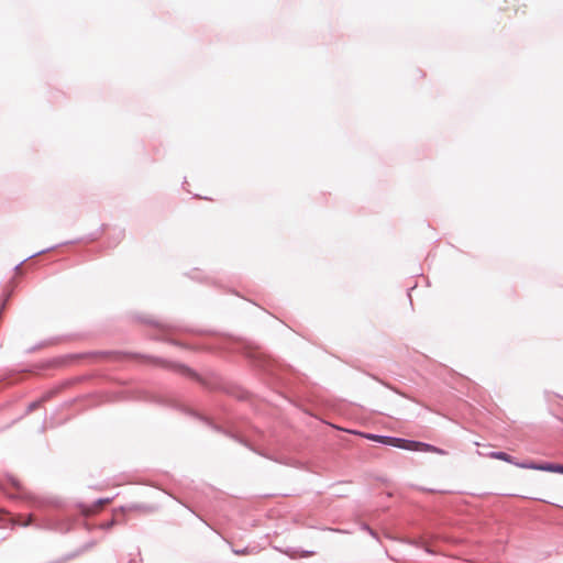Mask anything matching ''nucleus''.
Returning a JSON list of instances; mask_svg holds the SVG:
<instances>
[{
  "label": "nucleus",
  "mask_w": 563,
  "mask_h": 563,
  "mask_svg": "<svg viewBox=\"0 0 563 563\" xmlns=\"http://www.w3.org/2000/svg\"><path fill=\"white\" fill-rule=\"evenodd\" d=\"M31 518H32V517H31V516H29L27 521H23V522H20V521H19L18 523H19V525H22V526H27V525L30 523V521H31Z\"/></svg>",
  "instance_id": "39448f33"
},
{
  "label": "nucleus",
  "mask_w": 563,
  "mask_h": 563,
  "mask_svg": "<svg viewBox=\"0 0 563 563\" xmlns=\"http://www.w3.org/2000/svg\"><path fill=\"white\" fill-rule=\"evenodd\" d=\"M510 9H514L516 13L518 12V9H515V5H512V8H510L509 5H506V7L501 8V10H503L504 12H506V13H507L508 11H510Z\"/></svg>",
  "instance_id": "20e7f679"
},
{
  "label": "nucleus",
  "mask_w": 563,
  "mask_h": 563,
  "mask_svg": "<svg viewBox=\"0 0 563 563\" xmlns=\"http://www.w3.org/2000/svg\"><path fill=\"white\" fill-rule=\"evenodd\" d=\"M489 457L492 459H496V460H500V461H505V462H508V463H514V459L511 455L505 453V452H492L488 454ZM517 466L519 467H522V468H530V470H538V471H545V472H552V473H560V474H563V465L561 464H553V463H543V464H536V463H530V464H519V463H516Z\"/></svg>",
  "instance_id": "f03ea898"
},
{
  "label": "nucleus",
  "mask_w": 563,
  "mask_h": 563,
  "mask_svg": "<svg viewBox=\"0 0 563 563\" xmlns=\"http://www.w3.org/2000/svg\"><path fill=\"white\" fill-rule=\"evenodd\" d=\"M110 503V499H100L98 503H97V507H96V510H99L101 509L104 505L109 504Z\"/></svg>",
  "instance_id": "7ed1b4c3"
},
{
  "label": "nucleus",
  "mask_w": 563,
  "mask_h": 563,
  "mask_svg": "<svg viewBox=\"0 0 563 563\" xmlns=\"http://www.w3.org/2000/svg\"><path fill=\"white\" fill-rule=\"evenodd\" d=\"M366 438L377 441V442H380V443H384V444H387V445L396 446V448L408 450V451L431 452V453H437V454H441V455L446 454V452L442 449H439L434 445L419 442V441H412V440H406V439L393 438V437H384V435H374V434H368V435H366Z\"/></svg>",
  "instance_id": "f257e3e1"
}]
</instances>
